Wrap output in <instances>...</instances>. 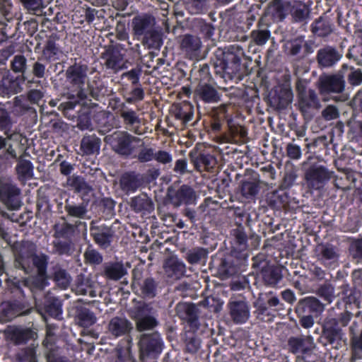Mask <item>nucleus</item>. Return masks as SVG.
Returning a JSON list of instances; mask_svg holds the SVG:
<instances>
[{"instance_id": "f257e3e1", "label": "nucleus", "mask_w": 362, "mask_h": 362, "mask_svg": "<svg viewBox=\"0 0 362 362\" xmlns=\"http://www.w3.org/2000/svg\"><path fill=\"white\" fill-rule=\"evenodd\" d=\"M248 256L247 252H237L236 250L226 254L218 252L211 257L210 265L220 276L228 278L246 270Z\"/></svg>"}, {"instance_id": "f03ea898", "label": "nucleus", "mask_w": 362, "mask_h": 362, "mask_svg": "<svg viewBox=\"0 0 362 362\" xmlns=\"http://www.w3.org/2000/svg\"><path fill=\"white\" fill-rule=\"evenodd\" d=\"M23 286H26V281L16 280L12 282L10 286L11 292L19 294V296L0 304V322H10L17 316L26 315L32 311L30 303L25 299Z\"/></svg>"}, {"instance_id": "7ed1b4c3", "label": "nucleus", "mask_w": 362, "mask_h": 362, "mask_svg": "<svg viewBox=\"0 0 362 362\" xmlns=\"http://www.w3.org/2000/svg\"><path fill=\"white\" fill-rule=\"evenodd\" d=\"M285 349L288 353L296 356L297 362H321L319 355L314 351L316 344L311 335L289 337Z\"/></svg>"}, {"instance_id": "20e7f679", "label": "nucleus", "mask_w": 362, "mask_h": 362, "mask_svg": "<svg viewBox=\"0 0 362 362\" xmlns=\"http://www.w3.org/2000/svg\"><path fill=\"white\" fill-rule=\"evenodd\" d=\"M255 310L253 315L259 322H272L274 317V313L284 309L277 296L273 292L260 293L258 298L253 302Z\"/></svg>"}, {"instance_id": "39448f33", "label": "nucleus", "mask_w": 362, "mask_h": 362, "mask_svg": "<svg viewBox=\"0 0 362 362\" xmlns=\"http://www.w3.org/2000/svg\"><path fill=\"white\" fill-rule=\"evenodd\" d=\"M105 141L109 144L112 148L121 156H129L137 148L144 146L143 141L126 131L114 132L105 137Z\"/></svg>"}, {"instance_id": "423d86ee", "label": "nucleus", "mask_w": 362, "mask_h": 362, "mask_svg": "<svg viewBox=\"0 0 362 362\" xmlns=\"http://www.w3.org/2000/svg\"><path fill=\"white\" fill-rule=\"evenodd\" d=\"M156 310L151 303L141 301L131 311V317L135 321L138 332L151 330L158 325L155 314Z\"/></svg>"}, {"instance_id": "0eeeda50", "label": "nucleus", "mask_w": 362, "mask_h": 362, "mask_svg": "<svg viewBox=\"0 0 362 362\" xmlns=\"http://www.w3.org/2000/svg\"><path fill=\"white\" fill-rule=\"evenodd\" d=\"M177 317L182 321L187 332L196 333L201 325L199 310L193 303H180L175 307Z\"/></svg>"}, {"instance_id": "6e6552de", "label": "nucleus", "mask_w": 362, "mask_h": 362, "mask_svg": "<svg viewBox=\"0 0 362 362\" xmlns=\"http://www.w3.org/2000/svg\"><path fill=\"white\" fill-rule=\"evenodd\" d=\"M261 181L259 175L244 177L235 192V196L242 203L255 201L259 192Z\"/></svg>"}, {"instance_id": "1a4fd4ad", "label": "nucleus", "mask_w": 362, "mask_h": 362, "mask_svg": "<svg viewBox=\"0 0 362 362\" xmlns=\"http://www.w3.org/2000/svg\"><path fill=\"white\" fill-rule=\"evenodd\" d=\"M140 358L144 361L145 357L156 358L162 351L163 342L158 332L141 335L138 343Z\"/></svg>"}, {"instance_id": "9d476101", "label": "nucleus", "mask_w": 362, "mask_h": 362, "mask_svg": "<svg viewBox=\"0 0 362 362\" xmlns=\"http://www.w3.org/2000/svg\"><path fill=\"white\" fill-rule=\"evenodd\" d=\"M333 172L324 166H310L305 173V185L310 191L322 189L332 178Z\"/></svg>"}, {"instance_id": "9b49d317", "label": "nucleus", "mask_w": 362, "mask_h": 362, "mask_svg": "<svg viewBox=\"0 0 362 362\" xmlns=\"http://www.w3.org/2000/svg\"><path fill=\"white\" fill-rule=\"evenodd\" d=\"M90 235L97 245L107 249L114 240L115 230L112 226L93 220L90 223Z\"/></svg>"}, {"instance_id": "f8f14e48", "label": "nucleus", "mask_w": 362, "mask_h": 362, "mask_svg": "<svg viewBox=\"0 0 362 362\" xmlns=\"http://www.w3.org/2000/svg\"><path fill=\"white\" fill-rule=\"evenodd\" d=\"M134 293L143 299H153L158 295V282L151 276L142 279L134 276L132 283Z\"/></svg>"}, {"instance_id": "ddd939ff", "label": "nucleus", "mask_w": 362, "mask_h": 362, "mask_svg": "<svg viewBox=\"0 0 362 362\" xmlns=\"http://www.w3.org/2000/svg\"><path fill=\"white\" fill-rule=\"evenodd\" d=\"M342 338V331L338 326L336 318L327 319L322 326V332L320 337L321 341L325 346L331 345L333 348H337Z\"/></svg>"}, {"instance_id": "4468645a", "label": "nucleus", "mask_w": 362, "mask_h": 362, "mask_svg": "<svg viewBox=\"0 0 362 362\" xmlns=\"http://www.w3.org/2000/svg\"><path fill=\"white\" fill-rule=\"evenodd\" d=\"M21 190L15 185L10 182L0 183V201L8 209L16 210L20 208Z\"/></svg>"}, {"instance_id": "2eb2a0df", "label": "nucleus", "mask_w": 362, "mask_h": 362, "mask_svg": "<svg viewBox=\"0 0 362 362\" xmlns=\"http://www.w3.org/2000/svg\"><path fill=\"white\" fill-rule=\"evenodd\" d=\"M25 258H30L33 266L36 268L37 272L40 275H44L47 273V266L49 264V257L45 253L37 254L35 247L28 250L26 252L21 250L18 259L19 264L24 268V261Z\"/></svg>"}, {"instance_id": "dca6fc26", "label": "nucleus", "mask_w": 362, "mask_h": 362, "mask_svg": "<svg viewBox=\"0 0 362 362\" xmlns=\"http://www.w3.org/2000/svg\"><path fill=\"white\" fill-rule=\"evenodd\" d=\"M229 316L235 325H243L247 322L250 317V307L245 300H230L228 303Z\"/></svg>"}, {"instance_id": "f3484780", "label": "nucleus", "mask_w": 362, "mask_h": 362, "mask_svg": "<svg viewBox=\"0 0 362 362\" xmlns=\"http://www.w3.org/2000/svg\"><path fill=\"white\" fill-rule=\"evenodd\" d=\"M168 197L175 206L193 204L195 200L194 190L187 185H182L177 190H168Z\"/></svg>"}, {"instance_id": "a211bd4d", "label": "nucleus", "mask_w": 362, "mask_h": 362, "mask_svg": "<svg viewBox=\"0 0 362 362\" xmlns=\"http://www.w3.org/2000/svg\"><path fill=\"white\" fill-rule=\"evenodd\" d=\"M119 114L122 119L125 128L136 134L141 135V119L139 114L132 108H129L123 104L119 110Z\"/></svg>"}, {"instance_id": "6ab92c4d", "label": "nucleus", "mask_w": 362, "mask_h": 362, "mask_svg": "<svg viewBox=\"0 0 362 362\" xmlns=\"http://www.w3.org/2000/svg\"><path fill=\"white\" fill-rule=\"evenodd\" d=\"M341 291L338 296L341 298L336 303V307L339 309H348L352 304L358 306L360 303L361 293L355 288H351L348 284H343L340 286Z\"/></svg>"}, {"instance_id": "aec40b11", "label": "nucleus", "mask_w": 362, "mask_h": 362, "mask_svg": "<svg viewBox=\"0 0 362 362\" xmlns=\"http://www.w3.org/2000/svg\"><path fill=\"white\" fill-rule=\"evenodd\" d=\"M132 329V323L125 317H113L107 325L108 333L113 338L129 336Z\"/></svg>"}, {"instance_id": "412c9836", "label": "nucleus", "mask_w": 362, "mask_h": 362, "mask_svg": "<svg viewBox=\"0 0 362 362\" xmlns=\"http://www.w3.org/2000/svg\"><path fill=\"white\" fill-rule=\"evenodd\" d=\"M76 228H82L86 231L87 224L81 221H76L75 224H71L66 221L56 223L53 226V237L55 239L72 240Z\"/></svg>"}, {"instance_id": "4be33fe9", "label": "nucleus", "mask_w": 362, "mask_h": 362, "mask_svg": "<svg viewBox=\"0 0 362 362\" xmlns=\"http://www.w3.org/2000/svg\"><path fill=\"white\" fill-rule=\"evenodd\" d=\"M257 276L265 286L277 287L283 280L282 267L269 264L258 273Z\"/></svg>"}, {"instance_id": "5701e85b", "label": "nucleus", "mask_w": 362, "mask_h": 362, "mask_svg": "<svg viewBox=\"0 0 362 362\" xmlns=\"http://www.w3.org/2000/svg\"><path fill=\"white\" fill-rule=\"evenodd\" d=\"M324 309L320 301L315 297H306L297 303L296 313L297 315L317 316Z\"/></svg>"}, {"instance_id": "b1692460", "label": "nucleus", "mask_w": 362, "mask_h": 362, "mask_svg": "<svg viewBox=\"0 0 362 362\" xmlns=\"http://www.w3.org/2000/svg\"><path fill=\"white\" fill-rule=\"evenodd\" d=\"M144 184L142 175L134 171L126 172L119 179L121 189L126 194L135 192Z\"/></svg>"}, {"instance_id": "393cba45", "label": "nucleus", "mask_w": 362, "mask_h": 362, "mask_svg": "<svg viewBox=\"0 0 362 362\" xmlns=\"http://www.w3.org/2000/svg\"><path fill=\"white\" fill-rule=\"evenodd\" d=\"M180 48L189 59H197L200 54L202 41L197 36L185 35L182 38Z\"/></svg>"}, {"instance_id": "a878e982", "label": "nucleus", "mask_w": 362, "mask_h": 362, "mask_svg": "<svg viewBox=\"0 0 362 362\" xmlns=\"http://www.w3.org/2000/svg\"><path fill=\"white\" fill-rule=\"evenodd\" d=\"M87 71L86 66L75 64L67 69L66 71V79L74 86L82 89L87 78Z\"/></svg>"}, {"instance_id": "bb28decb", "label": "nucleus", "mask_w": 362, "mask_h": 362, "mask_svg": "<svg viewBox=\"0 0 362 362\" xmlns=\"http://www.w3.org/2000/svg\"><path fill=\"white\" fill-rule=\"evenodd\" d=\"M194 96L206 103H215L220 100V95L216 89L206 83H199L197 86Z\"/></svg>"}, {"instance_id": "cd10ccee", "label": "nucleus", "mask_w": 362, "mask_h": 362, "mask_svg": "<svg viewBox=\"0 0 362 362\" xmlns=\"http://www.w3.org/2000/svg\"><path fill=\"white\" fill-rule=\"evenodd\" d=\"M341 55L334 47L327 46L320 49L317 54V60L320 66L330 67L334 65Z\"/></svg>"}, {"instance_id": "c85d7f7f", "label": "nucleus", "mask_w": 362, "mask_h": 362, "mask_svg": "<svg viewBox=\"0 0 362 362\" xmlns=\"http://www.w3.org/2000/svg\"><path fill=\"white\" fill-rule=\"evenodd\" d=\"M102 59L107 69L117 72L124 68L123 54L117 49H108L103 54Z\"/></svg>"}, {"instance_id": "c756f323", "label": "nucleus", "mask_w": 362, "mask_h": 362, "mask_svg": "<svg viewBox=\"0 0 362 362\" xmlns=\"http://www.w3.org/2000/svg\"><path fill=\"white\" fill-rule=\"evenodd\" d=\"M164 269L167 276L174 280L180 279L186 272L185 264L177 258H169L164 263Z\"/></svg>"}, {"instance_id": "7c9ffc66", "label": "nucleus", "mask_w": 362, "mask_h": 362, "mask_svg": "<svg viewBox=\"0 0 362 362\" xmlns=\"http://www.w3.org/2000/svg\"><path fill=\"white\" fill-rule=\"evenodd\" d=\"M96 317L93 311L83 305L75 307L74 320L80 327L88 328L96 322Z\"/></svg>"}, {"instance_id": "2f4dec72", "label": "nucleus", "mask_w": 362, "mask_h": 362, "mask_svg": "<svg viewBox=\"0 0 362 362\" xmlns=\"http://www.w3.org/2000/svg\"><path fill=\"white\" fill-rule=\"evenodd\" d=\"M130 206L136 213L150 214L154 210V204L146 194H141L131 199Z\"/></svg>"}, {"instance_id": "473e14b6", "label": "nucleus", "mask_w": 362, "mask_h": 362, "mask_svg": "<svg viewBox=\"0 0 362 362\" xmlns=\"http://www.w3.org/2000/svg\"><path fill=\"white\" fill-rule=\"evenodd\" d=\"M345 82L339 75L327 76L321 80V90L325 93H341L344 90Z\"/></svg>"}, {"instance_id": "72a5a7b5", "label": "nucleus", "mask_w": 362, "mask_h": 362, "mask_svg": "<svg viewBox=\"0 0 362 362\" xmlns=\"http://www.w3.org/2000/svg\"><path fill=\"white\" fill-rule=\"evenodd\" d=\"M100 144V139L95 134L84 136L81 141V150L86 156L98 155Z\"/></svg>"}, {"instance_id": "f704fd0d", "label": "nucleus", "mask_w": 362, "mask_h": 362, "mask_svg": "<svg viewBox=\"0 0 362 362\" xmlns=\"http://www.w3.org/2000/svg\"><path fill=\"white\" fill-rule=\"evenodd\" d=\"M237 49L236 52H231L227 54V61L230 62L224 65V70L228 74H235L240 70L241 56L243 55V49L239 46H232L231 49Z\"/></svg>"}, {"instance_id": "c9c22d12", "label": "nucleus", "mask_w": 362, "mask_h": 362, "mask_svg": "<svg viewBox=\"0 0 362 362\" xmlns=\"http://www.w3.org/2000/svg\"><path fill=\"white\" fill-rule=\"evenodd\" d=\"M153 20L147 16L136 17L133 19V30L136 35H145L153 28Z\"/></svg>"}, {"instance_id": "e433bc0d", "label": "nucleus", "mask_w": 362, "mask_h": 362, "mask_svg": "<svg viewBox=\"0 0 362 362\" xmlns=\"http://www.w3.org/2000/svg\"><path fill=\"white\" fill-rule=\"evenodd\" d=\"M103 272L107 279L118 281L127 274V270L122 263L116 262L105 263Z\"/></svg>"}, {"instance_id": "4c0bfd02", "label": "nucleus", "mask_w": 362, "mask_h": 362, "mask_svg": "<svg viewBox=\"0 0 362 362\" xmlns=\"http://www.w3.org/2000/svg\"><path fill=\"white\" fill-rule=\"evenodd\" d=\"M67 184L74 192L81 194L83 199V197L88 196L93 189L85 179L78 175L69 177L67 179Z\"/></svg>"}, {"instance_id": "58836bf2", "label": "nucleus", "mask_w": 362, "mask_h": 362, "mask_svg": "<svg viewBox=\"0 0 362 362\" xmlns=\"http://www.w3.org/2000/svg\"><path fill=\"white\" fill-rule=\"evenodd\" d=\"M35 335L36 333L29 328L15 327L10 332L11 339L16 345L26 344Z\"/></svg>"}, {"instance_id": "ea45409f", "label": "nucleus", "mask_w": 362, "mask_h": 362, "mask_svg": "<svg viewBox=\"0 0 362 362\" xmlns=\"http://www.w3.org/2000/svg\"><path fill=\"white\" fill-rule=\"evenodd\" d=\"M299 106L303 112H308L310 108L318 109L320 104L315 90L310 89L305 93H301Z\"/></svg>"}, {"instance_id": "a19ab883", "label": "nucleus", "mask_w": 362, "mask_h": 362, "mask_svg": "<svg viewBox=\"0 0 362 362\" xmlns=\"http://www.w3.org/2000/svg\"><path fill=\"white\" fill-rule=\"evenodd\" d=\"M62 304L57 297H50L45 299L43 303L45 313L51 317L60 319L62 315Z\"/></svg>"}, {"instance_id": "79ce46f5", "label": "nucleus", "mask_w": 362, "mask_h": 362, "mask_svg": "<svg viewBox=\"0 0 362 362\" xmlns=\"http://www.w3.org/2000/svg\"><path fill=\"white\" fill-rule=\"evenodd\" d=\"M267 200L270 206L281 208L289 202L288 193L278 187L267 194Z\"/></svg>"}, {"instance_id": "37998d69", "label": "nucleus", "mask_w": 362, "mask_h": 362, "mask_svg": "<svg viewBox=\"0 0 362 362\" xmlns=\"http://www.w3.org/2000/svg\"><path fill=\"white\" fill-rule=\"evenodd\" d=\"M291 15L295 22H303L309 18V6L302 1H295L291 7Z\"/></svg>"}, {"instance_id": "c03bdc74", "label": "nucleus", "mask_w": 362, "mask_h": 362, "mask_svg": "<svg viewBox=\"0 0 362 362\" xmlns=\"http://www.w3.org/2000/svg\"><path fill=\"white\" fill-rule=\"evenodd\" d=\"M64 210L68 216L78 218H84L88 212L87 204L83 202L76 204L69 199L65 201Z\"/></svg>"}, {"instance_id": "a18cd8bd", "label": "nucleus", "mask_w": 362, "mask_h": 362, "mask_svg": "<svg viewBox=\"0 0 362 362\" xmlns=\"http://www.w3.org/2000/svg\"><path fill=\"white\" fill-rule=\"evenodd\" d=\"M312 31L320 37H325L332 32V28L327 18L320 17L313 23Z\"/></svg>"}, {"instance_id": "49530a36", "label": "nucleus", "mask_w": 362, "mask_h": 362, "mask_svg": "<svg viewBox=\"0 0 362 362\" xmlns=\"http://www.w3.org/2000/svg\"><path fill=\"white\" fill-rule=\"evenodd\" d=\"M13 122L10 114L5 109L0 108V130L4 132L8 139H12L15 133L11 131Z\"/></svg>"}, {"instance_id": "de8ad7c7", "label": "nucleus", "mask_w": 362, "mask_h": 362, "mask_svg": "<svg viewBox=\"0 0 362 362\" xmlns=\"http://www.w3.org/2000/svg\"><path fill=\"white\" fill-rule=\"evenodd\" d=\"M143 42L150 49H159L163 45L162 34L153 28L144 35Z\"/></svg>"}, {"instance_id": "09e8293b", "label": "nucleus", "mask_w": 362, "mask_h": 362, "mask_svg": "<svg viewBox=\"0 0 362 362\" xmlns=\"http://www.w3.org/2000/svg\"><path fill=\"white\" fill-rule=\"evenodd\" d=\"M292 100L293 93L288 88H281L279 93L272 98L273 103L279 109L286 108Z\"/></svg>"}, {"instance_id": "8fccbe9b", "label": "nucleus", "mask_w": 362, "mask_h": 362, "mask_svg": "<svg viewBox=\"0 0 362 362\" xmlns=\"http://www.w3.org/2000/svg\"><path fill=\"white\" fill-rule=\"evenodd\" d=\"M233 235L235 238V245L232 250H236L237 252H247L248 255L247 247V236L243 228H237L233 230Z\"/></svg>"}, {"instance_id": "3c124183", "label": "nucleus", "mask_w": 362, "mask_h": 362, "mask_svg": "<svg viewBox=\"0 0 362 362\" xmlns=\"http://www.w3.org/2000/svg\"><path fill=\"white\" fill-rule=\"evenodd\" d=\"M16 362H37L36 348L33 346L20 349L15 354Z\"/></svg>"}, {"instance_id": "603ef678", "label": "nucleus", "mask_w": 362, "mask_h": 362, "mask_svg": "<svg viewBox=\"0 0 362 362\" xmlns=\"http://www.w3.org/2000/svg\"><path fill=\"white\" fill-rule=\"evenodd\" d=\"M42 54L47 61L52 62L59 59L62 51L53 40H48L43 49Z\"/></svg>"}, {"instance_id": "864d4df0", "label": "nucleus", "mask_w": 362, "mask_h": 362, "mask_svg": "<svg viewBox=\"0 0 362 362\" xmlns=\"http://www.w3.org/2000/svg\"><path fill=\"white\" fill-rule=\"evenodd\" d=\"M16 168V173L20 180H26L30 179L33 175V166L29 160H18Z\"/></svg>"}, {"instance_id": "5fc2aeb1", "label": "nucleus", "mask_w": 362, "mask_h": 362, "mask_svg": "<svg viewBox=\"0 0 362 362\" xmlns=\"http://www.w3.org/2000/svg\"><path fill=\"white\" fill-rule=\"evenodd\" d=\"M54 251L59 255L69 256L72 252V240L55 239L52 242Z\"/></svg>"}, {"instance_id": "6e6d98bb", "label": "nucleus", "mask_w": 362, "mask_h": 362, "mask_svg": "<svg viewBox=\"0 0 362 362\" xmlns=\"http://www.w3.org/2000/svg\"><path fill=\"white\" fill-rule=\"evenodd\" d=\"M317 293L327 304L331 303L335 298L334 287L329 283L320 286Z\"/></svg>"}, {"instance_id": "4d7b16f0", "label": "nucleus", "mask_w": 362, "mask_h": 362, "mask_svg": "<svg viewBox=\"0 0 362 362\" xmlns=\"http://www.w3.org/2000/svg\"><path fill=\"white\" fill-rule=\"evenodd\" d=\"M207 256L208 250L206 249L197 247L187 252L186 259L189 264H194L205 260Z\"/></svg>"}, {"instance_id": "13d9d810", "label": "nucleus", "mask_w": 362, "mask_h": 362, "mask_svg": "<svg viewBox=\"0 0 362 362\" xmlns=\"http://www.w3.org/2000/svg\"><path fill=\"white\" fill-rule=\"evenodd\" d=\"M307 42L305 41L303 37H298L293 40L288 41L285 44V48L286 52L292 55L295 56L300 53L302 47L306 46Z\"/></svg>"}, {"instance_id": "bf43d9fd", "label": "nucleus", "mask_w": 362, "mask_h": 362, "mask_svg": "<svg viewBox=\"0 0 362 362\" xmlns=\"http://www.w3.org/2000/svg\"><path fill=\"white\" fill-rule=\"evenodd\" d=\"M171 156L166 151L156 150L152 147H144L139 158H170Z\"/></svg>"}, {"instance_id": "052dcab7", "label": "nucleus", "mask_w": 362, "mask_h": 362, "mask_svg": "<svg viewBox=\"0 0 362 362\" xmlns=\"http://www.w3.org/2000/svg\"><path fill=\"white\" fill-rule=\"evenodd\" d=\"M86 262L90 264H100L103 262V256L95 249L88 247L83 254Z\"/></svg>"}, {"instance_id": "680f3d73", "label": "nucleus", "mask_w": 362, "mask_h": 362, "mask_svg": "<svg viewBox=\"0 0 362 362\" xmlns=\"http://www.w3.org/2000/svg\"><path fill=\"white\" fill-rule=\"evenodd\" d=\"M351 347L353 356L356 358L362 357V330L358 335L351 338Z\"/></svg>"}, {"instance_id": "e2e57ef3", "label": "nucleus", "mask_w": 362, "mask_h": 362, "mask_svg": "<svg viewBox=\"0 0 362 362\" xmlns=\"http://www.w3.org/2000/svg\"><path fill=\"white\" fill-rule=\"evenodd\" d=\"M206 0H187L186 8L192 14L202 13L206 8Z\"/></svg>"}, {"instance_id": "0e129e2a", "label": "nucleus", "mask_w": 362, "mask_h": 362, "mask_svg": "<svg viewBox=\"0 0 362 362\" xmlns=\"http://www.w3.org/2000/svg\"><path fill=\"white\" fill-rule=\"evenodd\" d=\"M251 37L257 45H264L270 37V32L268 30H255L251 33Z\"/></svg>"}, {"instance_id": "69168bd1", "label": "nucleus", "mask_w": 362, "mask_h": 362, "mask_svg": "<svg viewBox=\"0 0 362 362\" xmlns=\"http://www.w3.org/2000/svg\"><path fill=\"white\" fill-rule=\"evenodd\" d=\"M53 279L58 285L64 288H66L70 284L69 276L64 269H56L53 274Z\"/></svg>"}, {"instance_id": "338daca9", "label": "nucleus", "mask_w": 362, "mask_h": 362, "mask_svg": "<svg viewBox=\"0 0 362 362\" xmlns=\"http://www.w3.org/2000/svg\"><path fill=\"white\" fill-rule=\"evenodd\" d=\"M296 178L297 175L294 171L291 170L286 172L279 188L288 192V190L294 185Z\"/></svg>"}, {"instance_id": "774afa93", "label": "nucleus", "mask_w": 362, "mask_h": 362, "mask_svg": "<svg viewBox=\"0 0 362 362\" xmlns=\"http://www.w3.org/2000/svg\"><path fill=\"white\" fill-rule=\"evenodd\" d=\"M350 252L354 259L362 262V238L357 239L351 244Z\"/></svg>"}]
</instances>
